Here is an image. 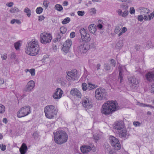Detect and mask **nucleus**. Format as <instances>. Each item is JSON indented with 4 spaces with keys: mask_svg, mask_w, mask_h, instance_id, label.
Instances as JSON below:
<instances>
[{
    "mask_svg": "<svg viewBox=\"0 0 154 154\" xmlns=\"http://www.w3.org/2000/svg\"><path fill=\"white\" fill-rule=\"evenodd\" d=\"M119 108V107L116 101H108L102 105L101 112L102 114L107 116L118 110Z\"/></svg>",
    "mask_w": 154,
    "mask_h": 154,
    "instance_id": "obj_1",
    "label": "nucleus"
},
{
    "mask_svg": "<svg viewBox=\"0 0 154 154\" xmlns=\"http://www.w3.org/2000/svg\"><path fill=\"white\" fill-rule=\"evenodd\" d=\"M40 48L38 41L33 39L28 43L25 50L26 53L31 56L37 55L39 53Z\"/></svg>",
    "mask_w": 154,
    "mask_h": 154,
    "instance_id": "obj_2",
    "label": "nucleus"
},
{
    "mask_svg": "<svg viewBox=\"0 0 154 154\" xmlns=\"http://www.w3.org/2000/svg\"><path fill=\"white\" fill-rule=\"evenodd\" d=\"M55 142L58 144H62L66 142L68 139L67 134L64 131L59 130L53 133Z\"/></svg>",
    "mask_w": 154,
    "mask_h": 154,
    "instance_id": "obj_3",
    "label": "nucleus"
},
{
    "mask_svg": "<svg viewBox=\"0 0 154 154\" xmlns=\"http://www.w3.org/2000/svg\"><path fill=\"white\" fill-rule=\"evenodd\" d=\"M45 116L48 119H52L56 117L58 112V109L54 106L48 105L44 108Z\"/></svg>",
    "mask_w": 154,
    "mask_h": 154,
    "instance_id": "obj_4",
    "label": "nucleus"
},
{
    "mask_svg": "<svg viewBox=\"0 0 154 154\" xmlns=\"http://www.w3.org/2000/svg\"><path fill=\"white\" fill-rule=\"evenodd\" d=\"M32 109L31 106L29 105H26L21 108L17 113V116L19 118H21L26 116L31 113Z\"/></svg>",
    "mask_w": 154,
    "mask_h": 154,
    "instance_id": "obj_5",
    "label": "nucleus"
},
{
    "mask_svg": "<svg viewBox=\"0 0 154 154\" xmlns=\"http://www.w3.org/2000/svg\"><path fill=\"white\" fill-rule=\"evenodd\" d=\"M128 7L129 6L127 4L122 3L120 5V9H117L116 10V12L119 16L125 18L129 14L128 10Z\"/></svg>",
    "mask_w": 154,
    "mask_h": 154,
    "instance_id": "obj_6",
    "label": "nucleus"
},
{
    "mask_svg": "<svg viewBox=\"0 0 154 154\" xmlns=\"http://www.w3.org/2000/svg\"><path fill=\"white\" fill-rule=\"evenodd\" d=\"M52 38L51 35L45 32L40 34V41L41 43L46 44L50 43Z\"/></svg>",
    "mask_w": 154,
    "mask_h": 154,
    "instance_id": "obj_7",
    "label": "nucleus"
},
{
    "mask_svg": "<svg viewBox=\"0 0 154 154\" xmlns=\"http://www.w3.org/2000/svg\"><path fill=\"white\" fill-rule=\"evenodd\" d=\"M95 97L98 100H101L104 99L107 95L106 90L102 88L97 89L95 91Z\"/></svg>",
    "mask_w": 154,
    "mask_h": 154,
    "instance_id": "obj_8",
    "label": "nucleus"
},
{
    "mask_svg": "<svg viewBox=\"0 0 154 154\" xmlns=\"http://www.w3.org/2000/svg\"><path fill=\"white\" fill-rule=\"evenodd\" d=\"M109 138L110 143L115 149L119 150L120 149L121 146L118 139L112 136H110Z\"/></svg>",
    "mask_w": 154,
    "mask_h": 154,
    "instance_id": "obj_9",
    "label": "nucleus"
},
{
    "mask_svg": "<svg viewBox=\"0 0 154 154\" xmlns=\"http://www.w3.org/2000/svg\"><path fill=\"white\" fill-rule=\"evenodd\" d=\"M82 106L86 109H91L93 107L91 99L87 97H83L82 101Z\"/></svg>",
    "mask_w": 154,
    "mask_h": 154,
    "instance_id": "obj_10",
    "label": "nucleus"
},
{
    "mask_svg": "<svg viewBox=\"0 0 154 154\" xmlns=\"http://www.w3.org/2000/svg\"><path fill=\"white\" fill-rule=\"evenodd\" d=\"M80 33L82 40L84 41H90L91 38L90 34L87 30L84 28H81L80 30Z\"/></svg>",
    "mask_w": 154,
    "mask_h": 154,
    "instance_id": "obj_11",
    "label": "nucleus"
},
{
    "mask_svg": "<svg viewBox=\"0 0 154 154\" xmlns=\"http://www.w3.org/2000/svg\"><path fill=\"white\" fill-rule=\"evenodd\" d=\"M66 73V79L68 80L71 82L76 80L77 77V70L74 69L70 72H67Z\"/></svg>",
    "mask_w": 154,
    "mask_h": 154,
    "instance_id": "obj_12",
    "label": "nucleus"
},
{
    "mask_svg": "<svg viewBox=\"0 0 154 154\" xmlns=\"http://www.w3.org/2000/svg\"><path fill=\"white\" fill-rule=\"evenodd\" d=\"M147 80L149 82H154V74L152 72H149L146 75ZM150 91L152 93L154 94V83L151 85Z\"/></svg>",
    "mask_w": 154,
    "mask_h": 154,
    "instance_id": "obj_13",
    "label": "nucleus"
},
{
    "mask_svg": "<svg viewBox=\"0 0 154 154\" xmlns=\"http://www.w3.org/2000/svg\"><path fill=\"white\" fill-rule=\"evenodd\" d=\"M63 93V91L61 89L57 88L54 93L53 97L56 100H59L62 97Z\"/></svg>",
    "mask_w": 154,
    "mask_h": 154,
    "instance_id": "obj_14",
    "label": "nucleus"
},
{
    "mask_svg": "<svg viewBox=\"0 0 154 154\" xmlns=\"http://www.w3.org/2000/svg\"><path fill=\"white\" fill-rule=\"evenodd\" d=\"M89 49V45L87 43L81 44L78 48L77 51L81 54L86 53Z\"/></svg>",
    "mask_w": 154,
    "mask_h": 154,
    "instance_id": "obj_15",
    "label": "nucleus"
},
{
    "mask_svg": "<svg viewBox=\"0 0 154 154\" xmlns=\"http://www.w3.org/2000/svg\"><path fill=\"white\" fill-rule=\"evenodd\" d=\"M70 94L75 98H81L82 96L81 92L76 88H73L70 91Z\"/></svg>",
    "mask_w": 154,
    "mask_h": 154,
    "instance_id": "obj_16",
    "label": "nucleus"
},
{
    "mask_svg": "<svg viewBox=\"0 0 154 154\" xmlns=\"http://www.w3.org/2000/svg\"><path fill=\"white\" fill-rule=\"evenodd\" d=\"M72 44V42L71 40L68 39L66 40L63 45L62 50L65 53H68L70 48Z\"/></svg>",
    "mask_w": 154,
    "mask_h": 154,
    "instance_id": "obj_17",
    "label": "nucleus"
},
{
    "mask_svg": "<svg viewBox=\"0 0 154 154\" xmlns=\"http://www.w3.org/2000/svg\"><path fill=\"white\" fill-rule=\"evenodd\" d=\"M35 86V83L33 80L29 81L27 83L24 90L26 92H29L32 90Z\"/></svg>",
    "mask_w": 154,
    "mask_h": 154,
    "instance_id": "obj_18",
    "label": "nucleus"
},
{
    "mask_svg": "<svg viewBox=\"0 0 154 154\" xmlns=\"http://www.w3.org/2000/svg\"><path fill=\"white\" fill-rule=\"evenodd\" d=\"M128 80L131 83V88L133 89L136 88L139 84V81L137 79L134 77H132L129 78Z\"/></svg>",
    "mask_w": 154,
    "mask_h": 154,
    "instance_id": "obj_19",
    "label": "nucleus"
},
{
    "mask_svg": "<svg viewBox=\"0 0 154 154\" xmlns=\"http://www.w3.org/2000/svg\"><path fill=\"white\" fill-rule=\"evenodd\" d=\"M81 152L84 154H87L91 150V147L88 145H84L80 148Z\"/></svg>",
    "mask_w": 154,
    "mask_h": 154,
    "instance_id": "obj_20",
    "label": "nucleus"
},
{
    "mask_svg": "<svg viewBox=\"0 0 154 154\" xmlns=\"http://www.w3.org/2000/svg\"><path fill=\"white\" fill-rule=\"evenodd\" d=\"M114 127L115 129L119 130L125 128L124 123L122 121L116 122L114 124Z\"/></svg>",
    "mask_w": 154,
    "mask_h": 154,
    "instance_id": "obj_21",
    "label": "nucleus"
},
{
    "mask_svg": "<svg viewBox=\"0 0 154 154\" xmlns=\"http://www.w3.org/2000/svg\"><path fill=\"white\" fill-rule=\"evenodd\" d=\"M119 136L121 137H127L129 135L125 128L119 130Z\"/></svg>",
    "mask_w": 154,
    "mask_h": 154,
    "instance_id": "obj_22",
    "label": "nucleus"
},
{
    "mask_svg": "<svg viewBox=\"0 0 154 154\" xmlns=\"http://www.w3.org/2000/svg\"><path fill=\"white\" fill-rule=\"evenodd\" d=\"M136 11L142 14H146L149 13V10L143 7H140L136 9Z\"/></svg>",
    "mask_w": 154,
    "mask_h": 154,
    "instance_id": "obj_23",
    "label": "nucleus"
},
{
    "mask_svg": "<svg viewBox=\"0 0 154 154\" xmlns=\"http://www.w3.org/2000/svg\"><path fill=\"white\" fill-rule=\"evenodd\" d=\"M119 75L118 79L120 80V83H121L122 82V79L123 78L122 74V70L125 69V66H119Z\"/></svg>",
    "mask_w": 154,
    "mask_h": 154,
    "instance_id": "obj_24",
    "label": "nucleus"
},
{
    "mask_svg": "<svg viewBox=\"0 0 154 154\" xmlns=\"http://www.w3.org/2000/svg\"><path fill=\"white\" fill-rule=\"evenodd\" d=\"M88 29L90 32L93 34H94L97 31L96 26L94 24L90 25L88 26Z\"/></svg>",
    "mask_w": 154,
    "mask_h": 154,
    "instance_id": "obj_25",
    "label": "nucleus"
},
{
    "mask_svg": "<svg viewBox=\"0 0 154 154\" xmlns=\"http://www.w3.org/2000/svg\"><path fill=\"white\" fill-rule=\"evenodd\" d=\"M27 146L26 144L23 143L20 149V151L21 154H25L27 150Z\"/></svg>",
    "mask_w": 154,
    "mask_h": 154,
    "instance_id": "obj_26",
    "label": "nucleus"
},
{
    "mask_svg": "<svg viewBox=\"0 0 154 154\" xmlns=\"http://www.w3.org/2000/svg\"><path fill=\"white\" fill-rule=\"evenodd\" d=\"M24 72L26 73L29 72L32 76H34L35 74V70L34 69H25L24 70Z\"/></svg>",
    "mask_w": 154,
    "mask_h": 154,
    "instance_id": "obj_27",
    "label": "nucleus"
},
{
    "mask_svg": "<svg viewBox=\"0 0 154 154\" xmlns=\"http://www.w3.org/2000/svg\"><path fill=\"white\" fill-rule=\"evenodd\" d=\"M24 12L26 14V15L28 17H30L31 15V11L28 7H26L24 9Z\"/></svg>",
    "mask_w": 154,
    "mask_h": 154,
    "instance_id": "obj_28",
    "label": "nucleus"
},
{
    "mask_svg": "<svg viewBox=\"0 0 154 154\" xmlns=\"http://www.w3.org/2000/svg\"><path fill=\"white\" fill-rule=\"evenodd\" d=\"M136 104L137 105H138L141 107H145L146 106L149 107L151 108H154V107L151 105L149 104H145L140 103L138 102H137Z\"/></svg>",
    "mask_w": 154,
    "mask_h": 154,
    "instance_id": "obj_29",
    "label": "nucleus"
},
{
    "mask_svg": "<svg viewBox=\"0 0 154 154\" xmlns=\"http://www.w3.org/2000/svg\"><path fill=\"white\" fill-rule=\"evenodd\" d=\"M54 8L59 11H61L63 10V7L61 5L57 4L55 5Z\"/></svg>",
    "mask_w": 154,
    "mask_h": 154,
    "instance_id": "obj_30",
    "label": "nucleus"
},
{
    "mask_svg": "<svg viewBox=\"0 0 154 154\" xmlns=\"http://www.w3.org/2000/svg\"><path fill=\"white\" fill-rule=\"evenodd\" d=\"M123 46V42L122 41H119L116 43V48L118 49H120Z\"/></svg>",
    "mask_w": 154,
    "mask_h": 154,
    "instance_id": "obj_31",
    "label": "nucleus"
},
{
    "mask_svg": "<svg viewBox=\"0 0 154 154\" xmlns=\"http://www.w3.org/2000/svg\"><path fill=\"white\" fill-rule=\"evenodd\" d=\"M19 11V9L16 7L11 8L9 10V12L12 13H15Z\"/></svg>",
    "mask_w": 154,
    "mask_h": 154,
    "instance_id": "obj_32",
    "label": "nucleus"
},
{
    "mask_svg": "<svg viewBox=\"0 0 154 154\" xmlns=\"http://www.w3.org/2000/svg\"><path fill=\"white\" fill-rule=\"evenodd\" d=\"M96 87L95 85L92 84L91 83H88V90H90Z\"/></svg>",
    "mask_w": 154,
    "mask_h": 154,
    "instance_id": "obj_33",
    "label": "nucleus"
},
{
    "mask_svg": "<svg viewBox=\"0 0 154 154\" xmlns=\"http://www.w3.org/2000/svg\"><path fill=\"white\" fill-rule=\"evenodd\" d=\"M43 10V9L42 7H39L36 8L35 11L37 14H40L42 13Z\"/></svg>",
    "mask_w": 154,
    "mask_h": 154,
    "instance_id": "obj_34",
    "label": "nucleus"
},
{
    "mask_svg": "<svg viewBox=\"0 0 154 154\" xmlns=\"http://www.w3.org/2000/svg\"><path fill=\"white\" fill-rule=\"evenodd\" d=\"M127 29L125 27H123L120 32H119L118 34V36H120L123 33H125L127 31Z\"/></svg>",
    "mask_w": 154,
    "mask_h": 154,
    "instance_id": "obj_35",
    "label": "nucleus"
},
{
    "mask_svg": "<svg viewBox=\"0 0 154 154\" xmlns=\"http://www.w3.org/2000/svg\"><path fill=\"white\" fill-rule=\"evenodd\" d=\"M20 42H18L14 44V46L16 50H18L19 49V48L21 45Z\"/></svg>",
    "mask_w": 154,
    "mask_h": 154,
    "instance_id": "obj_36",
    "label": "nucleus"
},
{
    "mask_svg": "<svg viewBox=\"0 0 154 154\" xmlns=\"http://www.w3.org/2000/svg\"><path fill=\"white\" fill-rule=\"evenodd\" d=\"M15 23H16L18 24H20L21 23V22L19 20L13 19L11 21V23L12 24H14Z\"/></svg>",
    "mask_w": 154,
    "mask_h": 154,
    "instance_id": "obj_37",
    "label": "nucleus"
},
{
    "mask_svg": "<svg viewBox=\"0 0 154 154\" xmlns=\"http://www.w3.org/2000/svg\"><path fill=\"white\" fill-rule=\"evenodd\" d=\"M118 2H126L129 4H132L134 2V0H116Z\"/></svg>",
    "mask_w": 154,
    "mask_h": 154,
    "instance_id": "obj_38",
    "label": "nucleus"
},
{
    "mask_svg": "<svg viewBox=\"0 0 154 154\" xmlns=\"http://www.w3.org/2000/svg\"><path fill=\"white\" fill-rule=\"evenodd\" d=\"M70 20V19L69 17H66L62 21V23L63 24H66L69 22Z\"/></svg>",
    "mask_w": 154,
    "mask_h": 154,
    "instance_id": "obj_39",
    "label": "nucleus"
},
{
    "mask_svg": "<svg viewBox=\"0 0 154 154\" xmlns=\"http://www.w3.org/2000/svg\"><path fill=\"white\" fill-rule=\"evenodd\" d=\"M60 29V33L63 34L65 33L67 31V29L66 27L64 26H62L61 27Z\"/></svg>",
    "mask_w": 154,
    "mask_h": 154,
    "instance_id": "obj_40",
    "label": "nucleus"
},
{
    "mask_svg": "<svg viewBox=\"0 0 154 154\" xmlns=\"http://www.w3.org/2000/svg\"><path fill=\"white\" fill-rule=\"evenodd\" d=\"M5 111V106L1 104H0V113H3Z\"/></svg>",
    "mask_w": 154,
    "mask_h": 154,
    "instance_id": "obj_41",
    "label": "nucleus"
},
{
    "mask_svg": "<svg viewBox=\"0 0 154 154\" xmlns=\"http://www.w3.org/2000/svg\"><path fill=\"white\" fill-rule=\"evenodd\" d=\"M49 2L48 0H45L43 1V5L46 9H47L48 6Z\"/></svg>",
    "mask_w": 154,
    "mask_h": 154,
    "instance_id": "obj_42",
    "label": "nucleus"
},
{
    "mask_svg": "<svg viewBox=\"0 0 154 154\" xmlns=\"http://www.w3.org/2000/svg\"><path fill=\"white\" fill-rule=\"evenodd\" d=\"M82 87L83 91H86L87 89L88 90V85L86 83H83L82 85Z\"/></svg>",
    "mask_w": 154,
    "mask_h": 154,
    "instance_id": "obj_43",
    "label": "nucleus"
},
{
    "mask_svg": "<svg viewBox=\"0 0 154 154\" xmlns=\"http://www.w3.org/2000/svg\"><path fill=\"white\" fill-rule=\"evenodd\" d=\"M89 12L91 15L94 14L96 13V10L94 8H92L90 9Z\"/></svg>",
    "mask_w": 154,
    "mask_h": 154,
    "instance_id": "obj_44",
    "label": "nucleus"
},
{
    "mask_svg": "<svg viewBox=\"0 0 154 154\" xmlns=\"http://www.w3.org/2000/svg\"><path fill=\"white\" fill-rule=\"evenodd\" d=\"M33 136L35 139L38 138L39 137V133L38 131H36L33 133Z\"/></svg>",
    "mask_w": 154,
    "mask_h": 154,
    "instance_id": "obj_45",
    "label": "nucleus"
},
{
    "mask_svg": "<svg viewBox=\"0 0 154 154\" xmlns=\"http://www.w3.org/2000/svg\"><path fill=\"white\" fill-rule=\"evenodd\" d=\"M120 30L121 28L119 26H117L115 28L114 32L116 34H119L120 32H120Z\"/></svg>",
    "mask_w": 154,
    "mask_h": 154,
    "instance_id": "obj_46",
    "label": "nucleus"
},
{
    "mask_svg": "<svg viewBox=\"0 0 154 154\" xmlns=\"http://www.w3.org/2000/svg\"><path fill=\"white\" fill-rule=\"evenodd\" d=\"M129 12L131 14H134L135 13V10L134 7H131L129 9Z\"/></svg>",
    "mask_w": 154,
    "mask_h": 154,
    "instance_id": "obj_47",
    "label": "nucleus"
},
{
    "mask_svg": "<svg viewBox=\"0 0 154 154\" xmlns=\"http://www.w3.org/2000/svg\"><path fill=\"white\" fill-rule=\"evenodd\" d=\"M149 17V20L152 19L154 17V10L153 12L150 13L149 15H148Z\"/></svg>",
    "mask_w": 154,
    "mask_h": 154,
    "instance_id": "obj_48",
    "label": "nucleus"
},
{
    "mask_svg": "<svg viewBox=\"0 0 154 154\" xmlns=\"http://www.w3.org/2000/svg\"><path fill=\"white\" fill-rule=\"evenodd\" d=\"M104 68L106 70H109L110 69V65L108 64H105L104 65Z\"/></svg>",
    "mask_w": 154,
    "mask_h": 154,
    "instance_id": "obj_49",
    "label": "nucleus"
},
{
    "mask_svg": "<svg viewBox=\"0 0 154 154\" xmlns=\"http://www.w3.org/2000/svg\"><path fill=\"white\" fill-rule=\"evenodd\" d=\"M0 148L2 150L4 151L6 149V146L3 144H0Z\"/></svg>",
    "mask_w": 154,
    "mask_h": 154,
    "instance_id": "obj_50",
    "label": "nucleus"
},
{
    "mask_svg": "<svg viewBox=\"0 0 154 154\" xmlns=\"http://www.w3.org/2000/svg\"><path fill=\"white\" fill-rule=\"evenodd\" d=\"M137 19L138 21L142 22L143 20V17L142 15H139L137 16Z\"/></svg>",
    "mask_w": 154,
    "mask_h": 154,
    "instance_id": "obj_51",
    "label": "nucleus"
},
{
    "mask_svg": "<svg viewBox=\"0 0 154 154\" xmlns=\"http://www.w3.org/2000/svg\"><path fill=\"white\" fill-rule=\"evenodd\" d=\"M77 14L79 16H82L85 14V12L84 11H79L77 12Z\"/></svg>",
    "mask_w": 154,
    "mask_h": 154,
    "instance_id": "obj_52",
    "label": "nucleus"
},
{
    "mask_svg": "<svg viewBox=\"0 0 154 154\" xmlns=\"http://www.w3.org/2000/svg\"><path fill=\"white\" fill-rule=\"evenodd\" d=\"M133 125L135 127L140 126L141 123L139 122H133Z\"/></svg>",
    "mask_w": 154,
    "mask_h": 154,
    "instance_id": "obj_53",
    "label": "nucleus"
},
{
    "mask_svg": "<svg viewBox=\"0 0 154 154\" xmlns=\"http://www.w3.org/2000/svg\"><path fill=\"white\" fill-rule=\"evenodd\" d=\"M14 3L12 2L8 3L6 4V5L9 7H12Z\"/></svg>",
    "mask_w": 154,
    "mask_h": 154,
    "instance_id": "obj_54",
    "label": "nucleus"
},
{
    "mask_svg": "<svg viewBox=\"0 0 154 154\" xmlns=\"http://www.w3.org/2000/svg\"><path fill=\"white\" fill-rule=\"evenodd\" d=\"M106 149L109 151V154H116L115 152L109 148H108V149Z\"/></svg>",
    "mask_w": 154,
    "mask_h": 154,
    "instance_id": "obj_55",
    "label": "nucleus"
},
{
    "mask_svg": "<svg viewBox=\"0 0 154 154\" xmlns=\"http://www.w3.org/2000/svg\"><path fill=\"white\" fill-rule=\"evenodd\" d=\"M93 137L94 139L96 140H98L100 138L99 136L97 135L94 134L93 135Z\"/></svg>",
    "mask_w": 154,
    "mask_h": 154,
    "instance_id": "obj_56",
    "label": "nucleus"
},
{
    "mask_svg": "<svg viewBox=\"0 0 154 154\" xmlns=\"http://www.w3.org/2000/svg\"><path fill=\"white\" fill-rule=\"evenodd\" d=\"M69 5V3L67 1H64L62 3V5L63 6H67Z\"/></svg>",
    "mask_w": 154,
    "mask_h": 154,
    "instance_id": "obj_57",
    "label": "nucleus"
},
{
    "mask_svg": "<svg viewBox=\"0 0 154 154\" xmlns=\"http://www.w3.org/2000/svg\"><path fill=\"white\" fill-rule=\"evenodd\" d=\"M111 61V63L112 64V65L114 67H115V66L116 63L115 60L112 59Z\"/></svg>",
    "mask_w": 154,
    "mask_h": 154,
    "instance_id": "obj_58",
    "label": "nucleus"
},
{
    "mask_svg": "<svg viewBox=\"0 0 154 154\" xmlns=\"http://www.w3.org/2000/svg\"><path fill=\"white\" fill-rule=\"evenodd\" d=\"M45 19V17L43 16H41L39 17L38 20L39 21H42L44 20Z\"/></svg>",
    "mask_w": 154,
    "mask_h": 154,
    "instance_id": "obj_59",
    "label": "nucleus"
},
{
    "mask_svg": "<svg viewBox=\"0 0 154 154\" xmlns=\"http://www.w3.org/2000/svg\"><path fill=\"white\" fill-rule=\"evenodd\" d=\"M75 36V34L74 32H72L70 34V37L71 38H73Z\"/></svg>",
    "mask_w": 154,
    "mask_h": 154,
    "instance_id": "obj_60",
    "label": "nucleus"
},
{
    "mask_svg": "<svg viewBox=\"0 0 154 154\" xmlns=\"http://www.w3.org/2000/svg\"><path fill=\"white\" fill-rule=\"evenodd\" d=\"M143 19L145 20H149V17L148 15H145L143 17Z\"/></svg>",
    "mask_w": 154,
    "mask_h": 154,
    "instance_id": "obj_61",
    "label": "nucleus"
},
{
    "mask_svg": "<svg viewBox=\"0 0 154 154\" xmlns=\"http://www.w3.org/2000/svg\"><path fill=\"white\" fill-rule=\"evenodd\" d=\"M97 27L99 29H101L103 27V26L102 24H99L97 25Z\"/></svg>",
    "mask_w": 154,
    "mask_h": 154,
    "instance_id": "obj_62",
    "label": "nucleus"
},
{
    "mask_svg": "<svg viewBox=\"0 0 154 154\" xmlns=\"http://www.w3.org/2000/svg\"><path fill=\"white\" fill-rule=\"evenodd\" d=\"M3 122L5 124H6L8 122V120L6 118H4L3 119Z\"/></svg>",
    "mask_w": 154,
    "mask_h": 154,
    "instance_id": "obj_63",
    "label": "nucleus"
},
{
    "mask_svg": "<svg viewBox=\"0 0 154 154\" xmlns=\"http://www.w3.org/2000/svg\"><path fill=\"white\" fill-rule=\"evenodd\" d=\"M4 79H0V84H3L4 83Z\"/></svg>",
    "mask_w": 154,
    "mask_h": 154,
    "instance_id": "obj_64",
    "label": "nucleus"
}]
</instances>
